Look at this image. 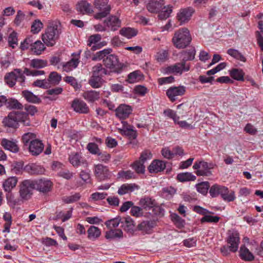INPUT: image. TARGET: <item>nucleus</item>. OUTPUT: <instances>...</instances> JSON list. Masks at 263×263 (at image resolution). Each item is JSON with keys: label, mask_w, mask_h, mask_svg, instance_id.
<instances>
[{"label": "nucleus", "mask_w": 263, "mask_h": 263, "mask_svg": "<svg viewBox=\"0 0 263 263\" xmlns=\"http://www.w3.org/2000/svg\"><path fill=\"white\" fill-rule=\"evenodd\" d=\"M70 163L74 167H78L81 164H86V161L78 153L71 154L69 156Z\"/></svg>", "instance_id": "nucleus-32"}, {"label": "nucleus", "mask_w": 263, "mask_h": 263, "mask_svg": "<svg viewBox=\"0 0 263 263\" xmlns=\"http://www.w3.org/2000/svg\"><path fill=\"white\" fill-rule=\"evenodd\" d=\"M103 64L106 68L112 70V72L120 73L122 71L123 64L119 62L118 57L114 54H108L103 59Z\"/></svg>", "instance_id": "nucleus-4"}, {"label": "nucleus", "mask_w": 263, "mask_h": 263, "mask_svg": "<svg viewBox=\"0 0 263 263\" xmlns=\"http://www.w3.org/2000/svg\"><path fill=\"white\" fill-rule=\"evenodd\" d=\"M122 227L127 229L128 230L132 229L134 227V221L129 216L122 218Z\"/></svg>", "instance_id": "nucleus-56"}, {"label": "nucleus", "mask_w": 263, "mask_h": 263, "mask_svg": "<svg viewBox=\"0 0 263 263\" xmlns=\"http://www.w3.org/2000/svg\"><path fill=\"white\" fill-rule=\"evenodd\" d=\"M35 189L34 186V180L26 179L20 182L19 185V195L22 201L30 199L33 194V190Z\"/></svg>", "instance_id": "nucleus-3"}, {"label": "nucleus", "mask_w": 263, "mask_h": 263, "mask_svg": "<svg viewBox=\"0 0 263 263\" xmlns=\"http://www.w3.org/2000/svg\"><path fill=\"white\" fill-rule=\"evenodd\" d=\"M190 69V64L185 63L181 61V62L177 63L174 65L168 67V70L170 72L179 73L181 74L183 72L188 71Z\"/></svg>", "instance_id": "nucleus-18"}, {"label": "nucleus", "mask_w": 263, "mask_h": 263, "mask_svg": "<svg viewBox=\"0 0 263 263\" xmlns=\"http://www.w3.org/2000/svg\"><path fill=\"white\" fill-rule=\"evenodd\" d=\"M226 187V186L224 185L215 184L210 187L209 194L212 198H215L218 196L221 197Z\"/></svg>", "instance_id": "nucleus-28"}, {"label": "nucleus", "mask_w": 263, "mask_h": 263, "mask_svg": "<svg viewBox=\"0 0 263 263\" xmlns=\"http://www.w3.org/2000/svg\"><path fill=\"white\" fill-rule=\"evenodd\" d=\"M34 42V41L33 36H28L26 37L23 42L21 43L20 48L23 50L27 49L29 47L30 49Z\"/></svg>", "instance_id": "nucleus-55"}, {"label": "nucleus", "mask_w": 263, "mask_h": 263, "mask_svg": "<svg viewBox=\"0 0 263 263\" xmlns=\"http://www.w3.org/2000/svg\"><path fill=\"white\" fill-rule=\"evenodd\" d=\"M93 5L95 8L99 11L94 15L96 19L104 18L110 13L111 8L108 0H95Z\"/></svg>", "instance_id": "nucleus-5"}, {"label": "nucleus", "mask_w": 263, "mask_h": 263, "mask_svg": "<svg viewBox=\"0 0 263 263\" xmlns=\"http://www.w3.org/2000/svg\"><path fill=\"white\" fill-rule=\"evenodd\" d=\"M83 97L88 102H93L100 98V92L96 90H87L83 92Z\"/></svg>", "instance_id": "nucleus-27"}, {"label": "nucleus", "mask_w": 263, "mask_h": 263, "mask_svg": "<svg viewBox=\"0 0 263 263\" xmlns=\"http://www.w3.org/2000/svg\"><path fill=\"white\" fill-rule=\"evenodd\" d=\"M33 85L43 89H48L50 88L49 82L47 79L37 80L33 82Z\"/></svg>", "instance_id": "nucleus-63"}, {"label": "nucleus", "mask_w": 263, "mask_h": 263, "mask_svg": "<svg viewBox=\"0 0 263 263\" xmlns=\"http://www.w3.org/2000/svg\"><path fill=\"white\" fill-rule=\"evenodd\" d=\"M5 81L10 87H12L15 85L16 82L15 69L14 71L6 74Z\"/></svg>", "instance_id": "nucleus-47"}, {"label": "nucleus", "mask_w": 263, "mask_h": 263, "mask_svg": "<svg viewBox=\"0 0 263 263\" xmlns=\"http://www.w3.org/2000/svg\"><path fill=\"white\" fill-rule=\"evenodd\" d=\"M220 217L217 216H212L209 215H205L202 218H201L200 221L202 223L204 222H209V223H217Z\"/></svg>", "instance_id": "nucleus-61"}, {"label": "nucleus", "mask_w": 263, "mask_h": 263, "mask_svg": "<svg viewBox=\"0 0 263 263\" xmlns=\"http://www.w3.org/2000/svg\"><path fill=\"white\" fill-rule=\"evenodd\" d=\"M192 37L189 30L183 28L176 31L172 39L174 46L177 48H184L191 43Z\"/></svg>", "instance_id": "nucleus-2"}, {"label": "nucleus", "mask_w": 263, "mask_h": 263, "mask_svg": "<svg viewBox=\"0 0 263 263\" xmlns=\"http://www.w3.org/2000/svg\"><path fill=\"white\" fill-rule=\"evenodd\" d=\"M60 32L57 28L54 27H48L45 32L42 34V39L44 44L48 47L53 46L59 38Z\"/></svg>", "instance_id": "nucleus-6"}, {"label": "nucleus", "mask_w": 263, "mask_h": 263, "mask_svg": "<svg viewBox=\"0 0 263 263\" xmlns=\"http://www.w3.org/2000/svg\"><path fill=\"white\" fill-rule=\"evenodd\" d=\"M164 4V0H150L146 5V9L151 13H157L162 9Z\"/></svg>", "instance_id": "nucleus-17"}, {"label": "nucleus", "mask_w": 263, "mask_h": 263, "mask_svg": "<svg viewBox=\"0 0 263 263\" xmlns=\"http://www.w3.org/2000/svg\"><path fill=\"white\" fill-rule=\"evenodd\" d=\"M43 28V24L39 20H35L31 26V32L33 34L38 33Z\"/></svg>", "instance_id": "nucleus-59"}, {"label": "nucleus", "mask_w": 263, "mask_h": 263, "mask_svg": "<svg viewBox=\"0 0 263 263\" xmlns=\"http://www.w3.org/2000/svg\"><path fill=\"white\" fill-rule=\"evenodd\" d=\"M221 198L228 202H232L236 199L235 192L232 190H229L226 186L225 190L223 191Z\"/></svg>", "instance_id": "nucleus-41"}, {"label": "nucleus", "mask_w": 263, "mask_h": 263, "mask_svg": "<svg viewBox=\"0 0 263 263\" xmlns=\"http://www.w3.org/2000/svg\"><path fill=\"white\" fill-rule=\"evenodd\" d=\"M165 167L166 163L164 161L154 160L148 167V170L151 173H157L162 172Z\"/></svg>", "instance_id": "nucleus-21"}, {"label": "nucleus", "mask_w": 263, "mask_h": 263, "mask_svg": "<svg viewBox=\"0 0 263 263\" xmlns=\"http://www.w3.org/2000/svg\"><path fill=\"white\" fill-rule=\"evenodd\" d=\"M121 222H122V218L120 217H117L106 221L105 225L108 229H114L118 227L119 224L121 223Z\"/></svg>", "instance_id": "nucleus-48"}, {"label": "nucleus", "mask_w": 263, "mask_h": 263, "mask_svg": "<svg viewBox=\"0 0 263 263\" xmlns=\"http://www.w3.org/2000/svg\"><path fill=\"white\" fill-rule=\"evenodd\" d=\"M118 175L119 178L125 179L126 180L135 179L136 178V175L130 170L120 171L118 173Z\"/></svg>", "instance_id": "nucleus-57"}, {"label": "nucleus", "mask_w": 263, "mask_h": 263, "mask_svg": "<svg viewBox=\"0 0 263 263\" xmlns=\"http://www.w3.org/2000/svg\"><path fill=\"white\" fill-rule=\"evenodd\" d=\"M104 81L100 76L91 75L88 80V84L93 88H99L102 87Z\"/></svg>", "instance_id": "nucleus-35"}, {"label": "nucleus", "mask_w": 263, "mask_h": 263, "mask_svg": "<svg viewBox=\"0 0 263 263\" xmlns=\"http://www.w3.org/2000/svg\"><path fill=\"white\" fill-rule=\"evenodd\" d=\"M230 75L233 79L237 81H244L245 73L241 69H232V70H230Z\"/></svg>", "instance_id": "nucleus-43"}, {"label": "nucleus", "mask_w": 263, "mask_h": 263, "mask_svg": "<svg viewBox=\"0 0 263 263\" xmlns=\"http://www.w3.org/2000/svg\"><path fill=\"white\" fill-rule=\"evenodd\" d=\"M111 51V48H106L98 51L92 57V60L94 61L103 60Z\"/></svg>", "instance_id": "nucleus-45"}, {"label": "nucleus", "mask_w": 263, "mask_h": 263, "mask_svg": "<svg viewBox=\"0 0 263 263\" xmlns=\"http://www.w3.org/2000/svg\"><path fill=\"white\" fill-rule=\"evenodd\" d=\"M30 65L33 68H42L47 65V62L41 59H34L31 61Z\"/></svg>", "instance_id": "nucleus-53"}, {"label": "nucleus", "mask_w": 263, "mask_h": 263, "mask_svg": "<svg viewBox=\"0 0 263 263\" xmlns=\"http://www.w3.org/2000/svg\"><path fill=\"white\" fill-rule=\"evenodd\" d=\"M6 199L9 205L13 209L15 207V206L20 205V202L22 201L21 198L18 199L15 198L12 193H7L6 194Z\"/></svg>", "instance_id": "nucleus-49"}, {"label": "nucleus", "mask_w": 263, "mask_h": 263, "mask_svg": "<svg viewBox=\"0 0 263 263\" xmlns=\"http://www.w3.org/2000/svg\"><path fill=\"white\" fill-rule=\"evenodd\" d=\"M194 11L193 9L191 7L181 9L177 16V19L180 22V24L182 25L188 22Z\"/></svg>", "instance_id": "nucleus-19"}, {"label": "nucleus", "mask_w": 263, "mask_h": 263, "mask_svg": "<svg viewBox=\"0 0 263 263\" xmlns=\"http://www.w3.org/2000/svg\"><path fill=\"white\" fill-rule=\"evenodd\" d=\"M6 106L9 109H22L23 108V104L15 99H7Z\"/></svg>", "instance_id": "nucleus-42"}, {"label": "nucleus", "mask_w": 263, "mask_h": 263, "mask_svg": "<svg viewBox=\"0 0 263 263\" xmlns=\"http://www.w3.org/2000/svg\"><path fill=\"white\" fill-rule=\"evenodd\" d=\"M123 237V232L119 229H110L105 233V238L108 240L119 239Z\"/></svg>", "instance_id": "nucleus-24"}, {"label": "nucleus", "mask_w": 263, "mask_h": 263, "mask_svg": "<svg viewBox=\"0 0 263 263\" xmlns=\"http://www.w3.org/2000/svg\"><path fill=\"white\" fill-rule=\"evenodd\" d=\"M77 10L83 14H88L93 12L90 4L85 1H82L77 4Z\"/></svg>", "instance_id": "nucleus-26"}, {"label": "nucleus", "mask_w": 263, "mask_h": 263, "mask_svg": "<svg viewBox=\"0 0 263 263\" xmlns=\"http://www.w3.org/2000/svg\"><path fill=\"white\" fill-rule=\"evenodd\" d=\"M62 80V77L61 74H59L56 71H52L50 72L48 78L47 80L49 82L50 87L52 86H55L58 85Z\"/></svg>", "instance_id": "nucleus-38"}, {"label": "nucleus", "mask_w": 263, "mask_h": 263, "mask_svg": "<svg viewBox=\"0 0 263 263\" xmlns=\"http://www.w3.org/2000/svg\"><path fill=\"white\" fill-rule=\"evenodd\" d=\"M52 185V182L47 179L42 178L37 180H34L35 189L43 193H47L50 192L51 190Z\"/></svg>", "instance_id": "nucleus-10"}, {"label": "nucleus", "mask_w": 263, "mask_h": 263, "mask_svg": "<svg viewBox=\"0 0 263 263\" xmlns=\"http://www.w3.org/2000/svg\"><path fill=\"white\" fill-rule=\"evenodd\" d=\"M133 169L138 174H143L145 172V166L144 163L140 160H137L132 165Z\"/></svg>", "instance_id": "nucleus-54"}, {"label": "nucleus", "mask_w": 263, "mask_h": 263, "mask_svg": "<svg viewBox=\"0 0 263 263\" xmlns=\"http://www.w3.org/2000/svg\"><path fill=\"white\" fill-rule=\"evenodd\" d=\"M18 182V179L16 177H9L4 180L3 183V188L5 192L7 193H11V191L14 189Z\"/></svg>", "instance_id": "nucleus-23"}, {"label": "nucleus", "mask_w": 263, "mask_h": 263, "mask_svg": "<svg viewBox=\"0 0 263 263\" xmlns=\"http://www.w3.org/2000/svg\"><path fill=\"white\" fill-rule=\"evenodd\" d=\"M91 73L92 75L100 76L102 78L104 76L109 74L106 68L103 67V65L100 63H98L92 67Z\"/></svg>", "instance_id": "nucleus-30"}, {"label": "nucleus", "mask_w": 263, "mask_h": 263, "mask_svg": "<svg viewBox=\"0 0 263 263\" xmlns=\"http://www.w3.org/2000/svg\"><path fill=\"white\" fill-rule=\"evenodd\" d=\"M139 189L140 186L136 183H124L118 189V194L120 195H123L138 190Z\"/></svg>", "instance_id": "nucleus-22"}, {"label": "nucleus", "mask_w": 263, "mask_h": 263, "mask_svg": "<svg viewBox=\"0 0 263 263\" xmlns=\"http://www.w3.org/2000/svg\"><path fill=\"white\" fill-rule=\"evenodd\" d=\"M197 191L203 195H206L209 189L210 190V184L209 182H202L196 185Z\"/></svg>", "instance_id": "nucleus-52"}, {"label": "nucleus", "mask_w": 263, "mask_h": 263, "mask_svg": "<svg viewBox=\"0 0 263 263\" xmlns=\"http://www.w3.org/2000/svg\"><path fill=\"white\" fill-rule=\"evenodd\" d=\"M106 26L111 31H115L121 26V20L115 15H110L104 21Z\"/></svg>", "instance_id": "nucleus-16"}, {"label": "nucleus", "mask_w": 263, "mask_h": 263, "mask_svg": "<svg viewBox=\"0 0 263 263\" xmlns=\"http://www.w3.org/2000/svg\"><path fill=\"white\" fill-rule=\"evenodd\" d=\"M94 173L97 179L100 181L108 179L111 176L108 167L101 164L95 165Z\"/></svg>", "instance_id": "nucleus-9"}, {"label": "nucleus", "mask_w": 263, "mask_h": 263, "mask_svg": "<svg viewBox=\"0 0 263 263\" xmlns=\"http://www.w3.org/2000/svg\"><path fill=\"white\" fill-rule=\"evenodd\" d=\"M22 95L28 102L40 103L41 102L40 98L29 90H23Z\"/></svg>", "instance_id": "nucleus-36"}, {"label": "nucleus", "mask_w": 263, "mask_h": 263, "mask_svg": "<svg viewBox=\"0 0 263 263\" xmlns=\"http://www.w3.org/2000/svg\"><path fill=\"white\" fill-rule=\"evenodd\" d=\"M46 47L45 46L44 43H43L40 40L34 41L32 45L30 50L35 55H40L45 50Z\"/></svg>", "instance_id": "nucleus-34"}, {"label": "nucleus", "mask_w": 263, "mask_h": 263, "mask_svg": "<svg viewBox=\"0 0 263 263\" xmlns=\"http://www.w3.org/2000/svg\"><path fill=\"white\" fill-rule=\"evenodd\" d=\"M81 195L79 193H76L73 195H71L69 196H65L63 197L62 200L65 203H71L75 202L80 200L81 198Z\"/></svg>", "instance_id": "nucleus-58"}, {"label": "nucleus", "mask_w": 263, "mask_h": 263, "mask_svg": "<svg viewBox=\"0 0 263 263\" xmlns=\"http://www.w3.org/2000/svg\"><path fill=\"white\" fill-rule=\"evenodd\" d=\"M71 107L74 111L80 114H87L89 111L87 104L79 99H75L73 100L71 103Z\"/></svg>", "instance_id": "nucleus-13"}, {"label": "nucleus", "mask_w": 263, "mask_h": 263, "mask_svg": "<svg viewBox=\"0 0 263 263\" xmlns=\"http://www.w3.org/2000/svg\"><path fill=\"white\" fill-rule=\"evenodd\" d=\"M87 149L90 153L93 155H98L100 149L97 144L95 142H90L87 145Z\"/></svg>", "instance_id": "nucleus-64"}, {"label": "nucleus", "mask_w": 263, "mask_h": 263, "mask_svg": "<svg viewBox=\"0 0 263 263\" xmlns=\"http://www.w3.org/2000/svg\"><path fill=\"white\" fill-rule=\"evenodd\" d=\"M196 179V177L193 175L191 173L189 172L179 173L177 176V179L182 182L194 181Z\"/></svg>", "instance_id": "nucleus-44"}, {"label": "nucleus", "mask_w": 263, "mask_h": 263, "mask_svg": "<svg viewBox=\"0 0 263 263\" xmlns=\"http://www.w3.org/2000/svg\"><path fill=\"white\" fill-rule=\"evenodd\" d=\"M239 256L241 259L245 261H252L254 259L253 254L245 245L240 248Z\"/></svg>", "instance_id": "nucleus-31"}, {"label": "nucleus", "mask_w": 263, "mask_h": 263, "mask_svg": "<svg viewBox=\"0 0 263 263\" xmlns=\"http://www.w3.org/2000/svg\"><path fill=\"white\" fill-rule=\"evenodd\" d=\"M24 170L30 175H41L45 174V168L37 163H29L24 168Z\"/></svg>", "instance_id": "nucleus-12"}, {"label": "nucleus", "mask_w": 263, "mask_h": 263, "mask_svg": "<svg viewBox=\"0 0 263 263\" xmlns=\"http://www.w3.org/2000/svg\"><path fill=\"white\" fill-rule=\"evenodd\" d=\"M79 63V61L77 59H71L69 61L65 63L63 65V70L66 72H69L73 69L76 68Z\"/></svg>", "instance_id": "nucleus-46"}, {"label": "nucleus", "mask_w": 263, "mask_h": 263, "mask_svg": "<svg viewBox=\"0 0 263 263\" xmlns=\"http://www.w3.org/2000/svg\"><path fill=\"white\" fill-rule=\"evenodd\" d=\"M44 145L39 139L31 141L29 145V151L32 156H37L43 151Z\"/></svg>", "instance_id": "nucleus-14"}, {"label": "nucleus", "mask_w": 263, "mask_h": 263, "mask_svg": "<svg viewBox=\"0 0 263 263\" xmlns=\"http://www.w3.org/2000/svg\"><path fill=\"white\" fill-rule=\"evenodd\" d=\"M171 219L177 227H182L184 226V220L180 217L178 214L173 213L171 215Z\"/></svg>", "instance_id": "nucleus-60"}, {"label": "nucleus", "mask_w": 263, "mask_h": 263, "mask_svg": "<svg viewBox=\"0 0 263 263\" xmlns=\"http://www.w3.org/2000/svg\"><path fill=\"white\" fill-rule=\"evenodd\" d=\"M193 168L197 170L195 173L197 176H209L212 175L210 170L213 168V164L203 161H197L194 163Z\"/></svg>", "instance_id": "nucleus-8"}, {"label": "nucleus", "mask_w": 263, "mask_h": 263, "mask_svg": "<svg viewBox=\"0 0 263 263\" xmlns=\"http://www.w3.org/2000/svg\"><path fill=\"white\" fill-rule=\"evenodd\" d=\"M173 7L171 5L163 6L162 9L160 11L158 14V17L161 20H166L168 18L172 13Z\"/></svg>", "instance_id": "nucleus-37"}, {"label": "nucleus", "mask_w": 263, "mask_h": 263, "mask_svg": "<svg viewBox=\"0 0 263 263\" xmlns=\"http://www.w3.org/2000/svg\"><path fill=\"white\" fill-rule=\"evenodd\" d=\"M87 238L92 241L97 240L101 235L100 229L94 226H91L87 231Z\"/></svg>", "instance_id": "nucleus-25"}, {"label": "nucleus", "mask_w": 263, "mask_h": 263, "mask_svg": "<svg viewBox=\"0 0 263 263\" xmlns=\"http://www.w3.org/2000/svg\"><path fill=\"white\" fill-rule=\"evenodd\" d=\"M156 226L154 221H143L138 226L139 230L142 231L146 233H149L153 228Z\"/></svg>", "instance_id": "nucleus-33"}, {"label": "nucleus", "mask_w": 263, "mask_h": 263, "mask_svg": "<svg viewBox=\"0 0 263 263\" xmlns=\"http://www.w3.org/2000/svg\"><path fill=\"white\" fill-rule=\"evenodd\" d=\"M225 240L227 245L230 246V251L232 252L235 253L237 251L240 238L239 233L237 230L235 229L228 230Z\"/></svg>", "instance_id": "nucleus-7"}, {"label": "nucleus", "mask_w": 263, "mask_h": 263, "mask_svg": "<svg viewBox=\"0 0 263 263\" xmlns=\"http://www.w3.org/2000/svg\"><path fill=\"white\" fill-rule=\"evenodd\" d=\"M22 123L24 126H29L30 120L27 113L19 111H12L5 117L2 121L4 126L13 128H17L18 123Z\"/></svg>", "instance_id": "nucleus-1"}, {"label": "nucleus", "mask_w": 263, "mask_h": 263, "mask_svg": "<svg viewBox=\"0 0 263 263\" xmlns=\"http://www.w3.org/2000/svg\"><path fill=\"white\" fill-rule=\"evenodd\" d=\"M138 30L130 27H123L120 30V34L129 39L137 35Z\"/></svg>", "instance_id": "nucleus-40"}, {"label": "nucleus", "mask_w": 263, "mask_h": 263, "mask_svg": "<svg viewBox=\"0 0 263 263\" xmlns=\"http://www.w3.org/2000/svg\"><path fill=\"white\" fill-rule=\"evenodd\" d=\"M141 72L139 70L134 71L128 75V81L130 83H134L140 79Z\"/></svg>", "instance_id": "nucleus-62"}, {"label": "nucleus", "mask_w": 263, "mask_h": 263, "mask_svg": "<svg viewBox=\"0 0 263 263\" xmlns=\"http://www.w3.org/2000/svg\"><path fill=\"white\" fill-rule=\"evenodd\" d=\"M116 116L120 119L127 118L132 114V107L126 104L120 105L115 110Z\"/></svg>", "instance_id": "nucleus-15"}, {"label": "nucleus", "mask_w": 263, "mask_h": 263, "mask_svg": "<svg viewBox=\"0 0 263 263\" xmlns=\"http://www.w3.org/2000/svg\"><path fill=\"white\" fill-rule=\"evenodd\" d=\"M185 92V87L179 86L178 87H171L166 91V95L172 102L175 101L178 96H183Z\"/></svg>", "instance_id": "nucleus-11"}, {"label": "nucleus", "mask_w": 263, "mask_h": 263, "mask_svg": "<svg viewBox=\"0 0 263 263\" xmlns=\"http://www.w3.org/2000/svg\"><path fill=\"white\" fill-rule=\"evenodd\" d=\"M227 53L237 60L245 62L246 58L238 50L230 48L227 50Z\"/></svg>", "instance_id": "nucleus-50"}, {"label": "nucleus", "mask_w": 263, "mask_h": 263, "mask_svg": "<svg viewBox=\"0 0 263 263\" xmlns=\"http://www.w3.org/2000/svg\"><path fill=\"white\" fill-rule=\"evenodd\" d=\"M22 141L25 145H29L31 141H34L37 139L36 138V135L33 133H26L22 136Z\"/></svg>", "instance_id": "nucleus-51"}, {"label": "nucleus", "mask_w": 263, "mask_h": 263, "mask_svg": "<svg viewBox=\"0 0 263 263\" xmlns=\"http://www.w3.org/2000/svg\"><path fill=\"white\" fill-rule=\"evenodd\" d=\"M182 61L186 62L187 61H192L194 59L196 54V50L194 47H190L181 52Z\"/></svg>", "instance_id": "nucleus-29"}, {"label": "nucleus", "mask_w": 263, "mask_h": 263, "mask_svg": "<svg viewBox=\"0 0 263 263\" xmlns=\"http://www.w3.org/2000/svg\"><path fill=\"white\" fill-rule=\"evenodd\" d=\"M1 144L5 149L11 152L16 153L19 151V147L16 140H10L3 138L1 140Z\"/></svg>", "instance_id": "nucleus-20"}, {"label": "nucleus", "mask_w": 263, "mask_h": 263, "mask_svg": "<svg viewBox=\"0 0 263 263\" xmlns=\"http://www.w3.org/2000/svg\"><path fill=\"white\" fill-rule=\"evenodd\" d=\"M140 205L145 210H149L154 208L156 205L155 200L149 197H145L140 199Z\"/></svg>", "instance_id": "nucleus-39"}]
</instances>
